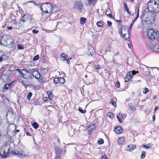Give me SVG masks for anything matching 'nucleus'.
I'll return each instance as SVG.
<instances>
[{"mask_svg":"<svg viewBox=\"0 0 159 159\" xmlns=\"http://www.w3.org/2000/svg\"><path fill=\"white\" fill-rule=\"evenodd\" d=\"M0 44L2 46H7L10 48H14V39L12 38L8 35L6 34L2 36Z\"/></svg>","mask_w":159,"mask_h":159,"instance_id":"1","label":"nucleus"},{"mask_svg":"<svg viewBox=\"0 0 159 159\" xmlns=\"http://www.w3.org/2000/svg\"><path fill=\"white\" fill-rule=\"evenodd\" d=\"M148 11L156 14L159 12V0H150L147 4Z\"/></svg>","mask_w":159,"mask_h":159,"instance_id":"2","label":"nucleus"},{"mask_svg":"<svg viewBox=\"0 0 159 159\" xmlns=\"http://www.w3.org/2000/svg\"><path fill=\"white\" fill-rule=\"evenodd\" d=\"M10 148V144L7 142H5L4 145L0 148V155L4 158L10 156L11 153Z\"/></svg>","mask_w":159,"mask_h":159,"instance_id":"3","label":"nucleus"},{"mask_svg":"<svg viewBox=\"0 0 159 159\" xmlns=\"http://www.w3.org/2000/svg\"><path fill=\"white\" fill-rule=\"evenodd\" d=\"M55 7V6L54 5L46 3L42 4L41 7V10L42 12L45 13H50L54 10Z\"/></svg>","mask_w":159,"mask_h":159,"instance_id":"4","label":"nucleus"},{"mask_svg":"<svg viewBox=\"0 0 159 159\" xmlns=\"http://www.w3.org/2000/svg\"><path fill=\"white\" fill-rule=\"evenodd\" d=\"M16 70L19 72L21 77L24 79L28 80L31 77L32 75L30 74V70L29 71L25 70L18 69Z\"/></svg>","mask_w":159,"mask_h":159,"instance_id":"5","label":"nucleus"},{"mask_svg":"<svg viewBox=\"0 0 159 159\" xmlns=\"http://www.w3.org/2000/svg\"><path fill=\"white\" fill-rule=\"evenodd\" d=\"M148 39H157L159 37V31L152 29L148 30Z\"/></svg>","mask_w":159,"mask_h":159,"instance_id":"6","label":"nucleus"},{"mask_svg":"<svg viewBox=\"0 0 159 159\" xmlns=\"http://www.w3.org/2000/svg\"><path fill=\"white\" fill-rule=\"evenodd\" d=\"M73 8L80 13H82L83 11L85 10V9L84 7L83 4L81 1L75 2Z\"/></svg>","mask_w":159,"mask_h":159,"instance_id":"7","label":"nucleus"},{"mask_svg":"<svg viewBox=\"0 0 159 159\" xmlns=\"http://www.w3.org/2000/svg\"><path fill=\"white\" fill-rule=\"evenodd\" d=\"M11 153L15 155H17L18 157L21 158H24L28 156V155L25 154L24 150L21 148H19L16 151L12 150L11 151Z\"/></svg>","mask_w":159,"mask_h":159,"instance_id":"8","label":"nucleus"},{"mask_svg":"<svg viewBox=\"0 0 159 159\" xmlns=\"http://www.w3.org/2000/svg\"><path fill=\"white\" fill-rule=\"evenodd\" d=\"M30 74L32 73L33 77L38 79V81L39 82L41 83L43 81V77L38 71L35 70L33 69L30 70Z\"/></svg>","mask_w":159,"mask_h":159,"instance_id":"9","label":"nucleus"},{"mask_svg":"<svg viewBox=\"0 0 159 159\" xmlns=\"http://www.w3.org/2000/svg\"><path fill=\"white\" fill-rule=\"evenodd\" d=\"M156 16V14L152 13V15L147 16L146 19L144 20V21L147 24L151 25L154 23Z\"/></svg>","mask_w":159,"mask_h":159,"instance_id":"10","label":"nucleus"},{"mask_svg":"<svg viewBox=\"0 0 159 159\" xmlns=\"http://www.w3.org/2000/svg\"><path fill=\"white\" fill-rule=\"evenodd\" d=\"M138 73V71H136L135 70L129 71L127 74L125 78V81L127 82L129 81L131 79L132 77L134 75L136 74V73Z\"/></svg>","mask_w":159,"mask_h":159,"instance_id":"11","label":"nucleus"},{"mask_svg":"<svg viewBox=\"0 0 159 159\" xmlns=\"http://www.w3.org/2000/svg\"><path fill=\"white\" fill-rule=\"evenodd\" d=\"M96 128V125L95 123L91 124L88 127L87 129L88 131V134L91 135L93 133V131Z\"/></svg>","mask_w":159,"mask_h":159,"instance_id":"12","label":"nucleus"},{"mask_svg":"<svg viewBox=\"0 0 159 159\" xmlns=\"http://www.w3.org/2000/svg\"><path fill=\"white\" fill-rule=\"evenodd\" d=\"M153 40L151 39H148L146 42V44L147 45V46L150 48V49L153 51V45H155L154 44H153V41H152Z\"/></svg>","mask_w":159,"mask_h":159,"instance_id":"13","label":"nucleus"},{"mask_svg":"<svg viewBox=\"0 0 159 159\" xmlns=\"http://www.w3.org/2000/svg\"><path fill=\"white\" fill-rule=\"evenodd\" d=\"M60 57L61 60L63 61L66 60L68 64H69L70 60L68 56L67 55H66L64 53H62L60 55Z\"/></svg>","mask_w":159,"mask_h":159,"instance_id":"14","label":"nucleus"},{"mask_svg":"<svg viewBox=\"0 0 159 159\" xmlns=\"http://www.w3.org/2000/svg\"><path fill=\"white\" fill-rule=\"evenodd\" d=\"M47 93L48 94V97L50 103L51 104H53L54 102L53 101L54 96L52 95V93L50 91L49 92H48Z\"/></svg>","mask_w":159,"mask_h":159,"instance_id":"15","label":"nucleus"},{"mask_svg":"<svg viewBox=\"0 0 159 159\" xmlns=\"http://www.w3.org/2000/svg\"><path fill=\"white\" fill-rule=\"evenodd\" d=\"M136 146L135 144H130L127 147L126 150L129 152H131L136 148Z\"/></svg>","mask_w":159,"mask_h":159,"instance_id":"16","label":"nucleus"},{"mask_svg":"<svg viewBox=\"0 0 159 159\" xmlns=\"http://www.w3.org/2000/svg\"><path fill=\"white\" fill-rule=\"evenodd\" d=\"M115 132L118 134H121L123 132V129L120 126L116 127L114 129Z\"/></svg>","mask_w":159,"mask_h":159,"instance_id":"17","label":"nucleus"},{"mask_svg":"<svg viewBox=\"0 0 159 159\" xmlns=\"http://www.w3.org/2000/svg\"><path fill=\"white\" fill-rule=\"evenodd\" d=\"M13 116V112L12 110L11 109H9L6 114V118L7 119L12 118Z\"/></svg>","mask_w":159,"mask_h":159,"instance_id":"18","label":"nucleus"},{"mask_svg":"<svg viewBox=\"0 0 159 159\" xmlns=\"http://www.w3.org/2000/svg\"><path fill=\"white\" fill-rule=\"evenodd\" d=\"M125 141L124 137H121L118 138L117 143L118 144L121 145L123 144Z\"/></svg>","mask_w":159,"mask_h":159,"instance_id":"19","label":"nucleus"},{"mask_svg":"<svg viewBox=\"0 0 159 159\" xmlns=\"http://www.w3.org/2000/svg\"><path fill=\"white\" fill-rule=\"evenodd\" d=\"M153 51L159 53V43L153 45Z\"/></svg>","mask_w":159,"mask_h":159,"instance_id":"20","label":"nucleus"},{"mask_svg":"<svg viewBox=\"0 0 159 159\" xmlns=\"http://www.w3.org/2000/svg\"><path fill=\"white\" fill-rule=\"evenodd\" d=\"M126 116L125 114H122L121 113H119L116 116V117L117 119H125Z\"/></svg>","mask_w":159,"mask_h":159,"instance_id":"21","label":"nucleus"},{"mask_svg":"<svg viewBox=\"0 0 159 159\" xmlns=\"http://www.w3.org/2000/svg\"><path fill=\"white\" fill-rule=\"evenodd\" d=\"M87 3H85V5H93L96 3V0H87Z\"/></svg>","mask_w":159,"mask_h":159,"instance_id":"22","label":"nucleus"},{"mask_svg":"<svg viewBox=\"0 0 159 159\" xmlns=\"http://www.w3.org/2000/svg\"><path fill=\"white\" fill-rule=\"evenodd\" d=\"M23 18L25 19L26 20H31V16L28 14H25L22 17V19Z\"/></svg>","mask_w":159,"mask_h":159,"instance_id":"23","label":"nucleus"},{"mask_svg":"<svg viewBox=\"0 0 159 159\" xmlns=\"http://www.w3.org/2000/svg\"><path fill=\"white\" fill-rule=\"evenodd\" d=\"M3 89L2 91L3 92H6L7 90H10L11 89L10 88L9 86H8V85L7 84H6L4 85L3 87Z\"/></svg>","mask_w":159,"mask_h":159,"instance_id":"24","label":"nucleus"},{"mask_svg":"<svg viewBox=\"0 0 159 159\" xmlns=\"http://www.w3.org/2000/svg\"><path fill=\"white\" fill-rule=\"evenodd\" d=\"M123 4L124 5V7L125 8V9H124V10H126V11L127 12V13L129 15H130L131 13L129 11L128 8V7L126 5V3L124 2L123 3Z\"/></svg>","mask_w":159,"mask_h":159,"instance_id":"25","label":"nucleus"},{"mask_svg":"<svg viewBox=\"0 0 159 159\" xmlns=\"http://www.w3.org/2000/svg\"><path fill=\"white\" fill-rule=\"evenodd\" d=\"M94 52V50L93 47H91V48L89 50V52H88V55H90L93 56Z\"/></svg>","mask_w":159,"mask_h":159,"instance_id":"26","label":"nucleus"},{"mask_svg":"<svg viewBox=\"0 0 159 159\" xmlns=\"http://www.w3.org/2000/svg\"><path fill=\"white\" fill-rule=\"evenodd\" d=\"M109 11H110V9H108L107 10L106 12V15H107L110 18H112V19H114V18L112 16V14L111 13H109V14L107 13L108 12H109Z\"/></svg>","mask_w":159,"mask_h":159,"instance_id":"27","label":"nucleus"},{"mask_svg":"<svg viewBox=\"0 0 159 159\" xmlns=\"http://www.w3.org/2000/svg\"><path fill=\"white\" fill-rule=\"evenodd\" d=\"M80 23L81 24L84 25L86 21V19L84 17H81L80 19Z\"/></svg>","mask_w":159,"mask_h":159,"instance_id":"28","label":"nucleus"},{"mask_svg":"<svg viewBox=\"0 0 159 159\" xmlns=\"http://www.w3.org/2000/svg\"><path fill=\"white\" fill-rule=\"evenodd\" d=\"M147 16L146 15L145 13H143L142 15L141 16L140 18L141 19L144 20L145 19Z\"/></svg>","mask_w":159,"mask_h":159,"instance_id":"29","label":"nucleus"},{"mask_svg":"<svg viewBox=\"0 0 159 159\" xmlns=\"http://www.w3.org/2000/svg\"><path fill=\"white\" fill-rule=\"evenodd\" d=\"M107 116L109 118L112 119L113 118L114 115L112 113L109 112L107 114Z\"/></svg>","mask_w":159,"mask_h":159,"instance_id":"30","label":"nucleus"},{"mask_svg":"<svg viewBox=\"0 0 159 159\" xmlns=\"http://www.w3.org/2000/svg\"><path fill=\"white\" fill-rule=\"evenodd\" d=\"M103 22L102 21H98L97 23V25L100 27H102L103 26Z\"/></svg>","mask_w":159,"mask_h":159,"instance_id":"31","label":"nucleus"},{"mask_svg":"<svg viewBox=\"0 0 159 159\" xmlns=\"http://www.w3.org/2000/svg\"><path fill=\"white\" fill-rule=\"evenodd\" d=\"M102 66L101 65H97L95 66V68L96 70V71L97 72H98V70L102 68Z\"/></svg>","mask_w":159,"mask_h":159,"instance_id":"32","label":"nucleus"},{"mask_svg":"<svg viewBox=\"0 0 159 159\" xmlns=\"http://www.w3.org/2000/svg\"><path fill=\"white\" fill-rule=\"evenodd\" d=\"M110 102L111 103V105L115 107H116V101L114 99H111L110 101Z\"/></svg>","mask_w":159,"mask_h":159,"instance_id":"33","label":"nucleus"},{"mask_svg":"<svg viewBox=\"0 0 159 159\" xmlns=\"http://www.w3.org/2000/svg\"><path fill=\"white\" fill-rule=\"evenodd\" d=\"M146 157V152L145 151H143L141 154L140 158L141 159H143Z\"/></svg>","mask_w":159,"mask_h":159,"instance_id":"34","label":"nucleus"},{"mask_svg":"<svg viewBox=\"0 0 159 159\" xmlns=\"http://www.w3.org/2000/svg\"><path fill=\"white\" fill-rule=\"evenodd\" d=\"M32 126L35 129H37L39 127L38 125V123L36 122L32 124Z\"/></svg>","mask_w":159,"mask_h":159,"instance_id":"35","label":"nucleus"},{"mask_svg":"<svg viewBox=\"0 0 159 159\" xmlns=\"http://www.w3.org/2000/svg\"><path fill=\"white\" fill-rule=\"evenodd\" d=\"M59 83L60 84H63L65 82V79L62 77L59 78Z\"/></svg>","mask_w":159,"mask_h":159,"instance_id":"36","label":"nucleus"},{"mask_svg":"<svg viewBox=\"0 0 159 159\" xmlns=\"http://www.w3.org/2000/svg\"><path fill=\"white\" fill-rule=\"evenodd\" d=\"M13 12H11L10 14V16L11 17H12V16L13 15L14 16H13L14 19H12V20H13V21H12V22H14V23H16V20H15V19L14 18V17H15L14 14H13Z\"/></svg>","mask_w":159,"mask_h":159,"instance_id":"37","label":"nucleus"},{"mask_svg":"<svg viewBox=\"0 0 159 159\" xmlns=\"http://www.w3.org/2000/svg\"><path fill=\"white\" fill-rule=\"evenodd\" d=\"M143 148H145L147 149H149L151 148V146L149 144H148L147 145H145V144H144L143 145Z\"/></svg>","mask_w":159,"mask_h":159,"instance_id":"38","label":"nucleus"},{"mask_svg":"<svg viewBox=\"0 0 159 159\" xmlns=\"http://www.w3.org/2000/svg\"><path fill=\"white\" fill-rule=\"evenodd\" d=\"M79 111L82 113H85L86 111L85 110H83L81 107H79L78 108Z\"/></svg>","mask_w":159,"mask_h":159,"instance_id":"39","label":"nucleus"},{"mask_svg":"<svg viewBox=\"0 0 159 159\" xmlns=\"http://www.w3.org/2000/svg\"><path fill=\"white\" fill-rule=\"evenodd\" d=\"M149 92V89L147 88H145L143 91V94H146L147 93Z\"/></svg>","mask_w":159,"mask_h":159,"instance_id":"40","label":"nucleus"},{"mask_svg":"<svg viewBox=\"0 0 159 159\" xmlns=\"http://www.w3.org/2000/svg\"><path fill=\"white\" fill-rule=\"evenodd\" d=\"M104 140L102 139H100L98 141V143L99 144H102L103 143Z\"/></svg>","mask_w":159,"mask_h":159,"instance_id":"41","label":"nucleus"},{"mask_svg":"<svg viewBox=\"0 0 159 159\" xmlns=\"http://www.w3.org/2000/svg\"><path fill=\"white\" fill-rule=\"evenodd\" d=\"M39 58V55H37L35 56L33 58V61H35L37 60Z\"/></svg>","mask_w":159,"mask_h":159,"instance_id":"42","label":"nucleus"},{"mask_svg":"<svg viewBox=\"0 0 159 159\" xmlns=\"http://www.w3.org/2000/svg\"><path fill=\"white\" fill-rule=\"evenodd\" d=\"M32 93L30 92H29L28 93V94L27 96V98L28 100H30V98L32 96Z\"/></svg>","mask_w":159,"mask_h":159,"instance_id":"43","label":"nucleus"},{"mask_svg":"<svg viewBox=\"0 0 159 159\" xmlns=\"http://www.w3.org/2000/svg\"><path fill=\"white\" fill-rule=\"evenodd\" d=\"M14 81H13L11 82V83L7 84L8 85V86H9L10 87V88L11 89L12 87V86H13V84L14 83Z\"/></svg>","mask_w":159,"mask_h":159,"instance_id":"44","label":"nucleus"},{"mask_svg":"<svg viewBox=\"0 0 159 159\" xmlns=\"http://www.w3.org/2000/svg\"><path fill=\"white\" fill-rule=\"evenodd\" d=\"M59 79L56 78L54 79V82L55 84H57L59 82Z\"/></svg>","mask_w":159,"mask_h":159,"instance_id":"45","label":"nucleus"},{"mask_svg":"<svg viewBox=\"0 0 159 159\" xmlns=\"http://www.w3.org/2000/svg\"><path fill=\"white\" fill-rule=\"evenodd\" d=\"M18 49L19 50H22L24 49V46L21 45H18Z\"/></svg>","mask_w":159,"mask_h":159,"instance_id":"46","label":"nucleus"},{"mask_svg":"<svg viewBox=\"0 0 159 159\" xmlns=\"http://www.w3.org/2000/svg\"><path fill=\"white\" fill-rule=\"evenodd\" d=\"M116 86L117 88H119L120 87V84L119 81H117L116 83Z\"/></svg>","mask_w":159,"mask_h":159,"instance_id":"47","label":"nucleus"},{"mask_svg":"<svg viewBox=\"0 0 159 159\" xmlns=\"http://www.w3.org/2000/svg\"><path fill=\"white\" fill-rule=\"evenodd\" d=\"M129 108L132 111H134L136 110L135 107L133 106H129Z\"/></svg>","mask_w":159,"mask_h":159,"instance_id":"48","label":"nucleus"},{"mask_svg":"<svg viewBox=\"0 0 159 159\" xmlns=\"http://www.w3.org/2000/svg\"><path fill=\"white\" fill-rule=\"evenodd\" d=\"M54 159H61V157L59 154H56Z\"/></svg>","mask_w":159,"mask_h":159,"instance_id":"49","label":"nucleus"},{"mask_svg":"<svg viewBox=\"0 0 159 159\" xmlns=\"http://www.w3.org/2000/svg\"><path fill=\"white\" fill-rule=\"evenodd\" d=\"M139 11L138 10L137 15L136 16V17L135 18L134 20V21H135L137 20V19L139 17Z\"/></svg>","mask_w":159,"mask_h":159,"instance_id":"50","label":"nucleus"},{"mask_svg":"<svg viewBox=\"0 0 159 159\" xmlns=\"http://www.w3.org/2000/svg\"><path fill=\"white\" fill-rule=\"evenodd\" d=\"M32 32L34 34H37L39 32V31L35 29H34L33 30Z\"/></svg>","mask_w":159,"mask_h":159,"instance_id":"51","label":"nucleus"},{"mask_svg":"<svg viewBox=\"0 0 159 159\" xmlns=\"http://www.w3.org/2000/svg\"><path fill=\"white\" fill-rule=\"evenodd\" d=\"M22 84H23V85L24 86H25V87H27V86H28V85L27 84H26L25 83V82H24V81H22Z\"/></svg>","mask_w":159,"mask_h":159,"instance_id":"52","label":"nucleus"},{"mask_svg":"<svg viewBox=\"0 0 159 159\" xmlns=\"http://www.w3.org/2000/svg\"><path fill=\"white\" fill-rule=\"evenodd\" d=\"M19 12L18 11H14V15H16L15 16H16V15H18V13H19Z\"/></svg>","mask_w":159,"mask_h":159,"instance_id":"53","label":"nucleus"},{"mask_svg":"<svg viewBox=\"0 0 159 159\" xmlns=\"http://www.w3.org/2000/svg\"><path fill=\"white\" fill-rule=\"evenodd\" d=\"M107 25L108 26H111L112 24L111 22V21H107Z\"/></svg>","mask_w":159,"mask_h":159,"instance_id":"54","label":"nucleus"},{"mask_svg":"<svg viewBox=\"0 0 159 159\" xmlns=\"http://www.w3.org/2000/svg\"><path fill=\"white\" fill-rule=\"evenodd\" d=\"M134 22V21H133V22L131 24L130 26V27L129 29V30L131 29Z\"/></svg>","mask_w":159,"mask_h":159,"instance_id":"55","label":"nucleus"},{"mask_svg":"<svg viewBox=\"0 0 159 159\" xmlns=\"http://www.w3.org/2000/svg\"><path fill=\"white\" fill-rule=\"evenodd\" d=\"M43 100L45 102H46L47 101H48V98L47 97H43Z\"/></svg>","mask_w":159,"mask_h":159,"instance_id":"56","label":"nucleus"},{"mask_svg":"<svg viewBox=\"0 0 159 159\" xmlns=\"http://www.w3.org/2000/svg\"><path fill=\"white\" fill-rule=\"evenodd\" d=\"M112 62L114 63V64H117L116 60H115L114 58H113V60H112Z\"/></svg>","mask_w":159,"mask_h":159,"instance_id":"57","label":"nucleus"},{"mask_svg":"<svg viewBox=\"0 0 159 159\" xmlns=\"http://www.w3.org/2000/svg\"><path fill=\"white\" fill-rule=\"evenodd\" d=\"M28 2H31L33 3H34V5H36L35 3V2L34 1H30Z\"/></svg>","mask_w":159,"mask_h":159,"instance_id":"58","label":"nucleus"},{"mask_svg":"<svg viewBox=\"0 0 159 159\" xmlns=\"http://www.w3.org/2000/svg\"><path fill=\"white\" fill-rule=\"evenodd\" d=\"M102 156H104V159H108V157L106 155H104Z\"/></svg>","mask_w":159,"mask_h":159,"instance_id":"59","label":"nucleus"},{"mask_svg":"<svg viewBox=\"0 0 159 159\" xmlns=\"http://www.w3.org/2000/svg\"><path fill=\"white\" fill-rule=\"evenodd\" d=\"M26 134L27 136H31V135L28 132H26Z\"/></svg>","mask_w":159,"mask_h":159,"instance_id":"60","label":"nucleus"},{"mask_svg":"<svg viewBox=\"0 0 159 159\" xmlns=\"http://www.w3.org/2000/svg\"><path fill=\"white\" fill-rule=\"evenodd\" d=\"M122 37L125 39H126V38H125V35H126V34H122Z\"/></svg>","mask_w":159,"mask_h":159,"instance_id":"61","label":"nucleus"},{"mask_svg":"<svg viewBox=\"0 0 159 159\" xmlns=\"http://www.w3.org/2000/svg\"><path fill=\"white\" fill-rule=\"evenodd\" d=\"M7 28H8V30H12V26H11L8 27H7Z\"/></svg>","mask_w":159,"mask_h":159,"instance_id":"62","label":"nucleus"},{"mask_svg":"<svg viewBox=\"0 0 159 159\" xmlns=\"http://www.w3.org/2000/svg\"><path fill=\"white\" fill-rule=\"evenodd\" d=\"M3 59L2 57L0 56V62L3 61Z\"/></svg>","mask_w":159,"mask_h":159,"instance_id":"63","label":"nucleus"},{"mask_svg":"<svg viewBox=\"0 0 159 159\" xmlns=\"http://www.w3.org/2000/svg\"><path fill=\"white\" fill-rule=\"evenodd\" d=\"M158 108V107H155L154 110V111H156L157 109Z\"/></svg>","mask_w":159,"mask_h":159,"instance_id":"64","label":"nucleus"}]
</instances>
